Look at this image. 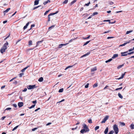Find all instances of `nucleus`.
Listing matches in <instances>:
<instances>
[{"label": "nucleus", "instance_id": "9b49d317", "mask_svg": "<svg viewBox=\"0 0 134 134\" xmlns=\"http://www.w3.org/2000/svg\"><path fill=\"white\" fill-rule=\"evenodd\" d=\"M41 7V9H43V6H42L41 5H39L38 6H37V7H34L33 8L32 10H34L35 9L38 8L39 7Z\"/></svg>", "mask_w": 134, "mask_h": 134}, {"label": "nucleus", "instance_id": "1a4fd4ad", "mask_svg": "<svg viewBox=\"0 0 134 134\" xmlns=\"http://www.w3.org/2000/svg\"><path fill=\"white\" fill-rule=\"evenodd\" d=\"M104 22L105 21H108L109 22V23L110 24H114L116 23V21H114L113 22H111V21H110V20L109 19H108L107 20H105L103 21Z\"/></svg>", "mask_w": 134, "mask_h": 134}, {"label": "nucleus", "instance_id": "aec40b11", "mask_svg": "<svg viewBox=\"0 0 134 134\" xmlns=\"http://www.w3.org/2000/svg\"><path fill=\"white\" fill-rule=\"evenodd\" d=\"M51 2L49 0H48L47 1H46L43 2V4L45 5H46L48 3H49Z\"/></svg>", "mask_w": 134, "mask_h": 134}, {"label": "nucleus", "instance_id": "603ef678", "mask_svg": "<svg viewBox=\"0 0 134 134\" xmlns=\"http://www.w3.org/2000/svg\"><path fill=\"white\" fill-rule=\"evenodd\" d=\"M49 10H48L46 11L44 13V15H46L47 13L49 12Z\"/></svg>", "mask_w": 134, "mask_h": 134}, {"label": "nucleus", "instance_id": "7ed1b4c3", "mask_svg": "<svg viewBox=\"0 0 134 134\" xmlns=\"http://www.w3.org/2000/svg\"><path fill=\"white\" fill-rule=\"evenodd\" d=\"M109 118V116L108 115L106 116L105 117L104 119H103V120L102 121L101 123H104Z\"/></svg>", "mask_w": 134, "mask_h": 134}, {"label": "nucleus", "instance_id": "393cba45", "mask_svg": "<svg viewBox=\"0 0 134 134\" xmlns=\"http://www.w3.org/2000/svg\"><path fill=\"white\" fill-rule=\"evenodd\" d=\"M29 66H27L25 68H24V69H22L21 70V71L22 72H23L25 70L28 68V67H29Z\"/></svg>", "mask_w": 134, "mask_h": 134}, {"label": "nucleus", "instance_id": "f3484780", "mask_svg": "<svg viewBox=\"0 0 134 134\" xmlns=\"http://www.w3.org/2000/svg\"><path fill=\"white\" fill-rule=\"evenodd\" d=\"M90 52H88V53L86 54H85L81 56V58H82L83 57H85L87 55H89L90 54Z\"/></svg>", "mask_w": 134, "mask_h": 134}, {"label": "nucleus", "instance_id": "864d4df0", "mask_svg": "<svg viewBox=\"0 0 134 134\" xmlns=\"http://www.w3.org/2000/svg\"><path fill=\"white\" fill-rule=\"evenodd\" d=\"M88 122L89 123L91 124L92 123V120L91 119H90L88 120Z\"/></svg>", "mask_w": 134, "mask_h": 134}, {"label": "nucleus", "instance_id": "69168bd1", "mask_svg": "<svg viewBox=\"0 0 134 134\" xmlns=\"http://www.w3.org/2000/svg\"><path fill=\"white\" fill-rule=\"evenodd\" d=\"M13 106L15 107V108H16L17 107V105L16 104H13Z\"/></svg>", "mask_w": 134, "mask_h": 134}, {"label": "nucleus", "instance_id": "ddd939ff", "mask_svg": "<svg viewBox=\"0 0 134 134\" xmlns=\"http://www.w3.org/2000/svg\"><path fill=\"white\" fill-rule=\"evenodd\" d=\"M10 8H8L6 10L4 11L3 12V13H4V14L5 15V13H7L10 10Z\"/></svg>", "mask_w": 134, "mask_h": 134}, {"label": "nucleus", "instance_id": "c03bdc74", "mask_svg": "<svg viewBox=\"0 0 134 134\" xmlns=\"http://www.w3.org/2000/svg\"><path fill=\"white\" fill-rule=\"evenodd\" d=\"M90 2H89L88 3H87L85 4L84 5V6H88L89 5V4H90Z\"/></svg>", "mask_w": 134, "mask_h": 134}, {"label": "nucleus", "instance_id": "e433bc0d", "mask_svg": "<svg viewBox=\"0 0 134 134\" xmlns=\"http://www.w3.org/2000/svg\"><path fill=\"white\" fill-rule=\"evenodd\" d=\"M123 65H124V64L119 65L117 67L118 69H120V68L122 67L123 66Z\"/></svg>", "mask_w": 134, "mask_h": 134}, {"label": "nucleus", "instance_id": "b1692460", "mask_svg": "<svg viewBox=\"0 0 134 134\" xmlns=\"http://www.w3.org/2000/svg\"><path fill=\"white\" fill-rule=\"evenodd\" d=\"M43 80V78L42 77H40L38 80V81L39 82H41Z\"/></svg>", "mask_w": 134, "mask_h": 134}, {"label": "nucleus", "instance_id": "4be33fe9", "mask_svg": "<svg viewBox=\"0 0 134 134\" xmlns=\"http://www.w3.org/2000/svg\"><path fill=\"white\" fill-rule=\"evenodd\" d=\"M39 3L38 0H35L34 2V5H36L38 4Z\"/></svg>", "mask_w": 134, "mask_h": 134}, {"label": "nucleus", "instance_id": "6ab92c4d", "mask_svg": "<svg viewBox=\"0 0 134 134\" xmlns=\"http://www.w3.org/2000/svg\"><path fill=\"white\" fill-rule=\"evenodd\" d=\"M43 40H42L41 41H37L36 43V47H37V46H38L39 44V43H42L43 42Z\"/></svg>", "mask_w": 134, "mask_h": 134}, {"label": "nucleus", "instance_id": "4468645a", "mask_svg": "<svg viewBox=\"0 0 134 134\" xmlns=\"http://www.w3.org/2000/svg\"><path fill=\"white\" fill-rule=\"evenodd\" d=\"M108 127H107L106 128L105 130L104 133V134H107V133L108 132Z\"/></svg>", "mask_w": 134, "mask_h": 134}, {"label": "nucleus", "instance_id": "13d9d810", "mask_svg": "<svg viewBox=\"0 0 134 134\" xmlns=\"http://www.w3.org/2000/svg\"><path fill=\"white\" fill-rule=\"evenodd\" d=\"M98 14V13L97 12H94L93 13V16H94V15H96L97 14Z\"/></svg>", "mask_w": 134, "mask_h": 134}, {"label": "nucleus", "instance_id": "a18cd8bd", "mask_svg": "<svg viewBox=\"0 0 134 134\" xmlns=\"http://www.w3.org/2000/svg\"><path fill=\"white\" fill-rule=\"evenodd\" d=\"M35 25L34 24H32L31 25V28L29 30H31L32 27H34L35 26Z\"/></svg>", "mask_w": 134, "mask_h": 134}, {"label": "nucleus", "instance_id": "774afa93", "mask_svg": "<svg viewBox=\"0 0 134 134\" xmlns=\"http://www.w3.org/2000/svg\"><path fill=\"white\" fill-rule=\"evenodd\" d=\"M27 90V89L26 88H25L24 90H23V92H25Z\"/></svg>", "mask_w": 134, "mask_h": 134}, {"label": "nucleus", "instance_id": "bf43d9fd", "mask_svg": "<svg viewBox=\"0 0 134 134\" xmlns=\"http://www.w3.org/2000/svg\"><path fill=\"white\" fill-rule=\"evenodd\" d=\"M120 124L121 125H123V126H125V124L123 122H121Z\"/></svg>", "mask_w": 134, "mask_h": 134}, {"label": "nucleus", "instance_id": "a211bd4d", "mask_svg": "<svg viewBox=\"0 0 134 134\" xmlns=\"http://www.w3.org/2000/svg\"><path fill=\"white\" fill-rule=\"evenodd\" d=\"M97 68L96 67L93 68L91 69V72H93L97 70Z\"/></svg>", "mask_w": 134, "mask_h": 134}, {"label": "nucleus", "instance_id": "39448f33", "mask_svg": "<svg viewBox=\"0 0 134 134\" xmlns=\"http://www.w3.org/2000/svg\"><path fill=\"white\" fill-rule=\"evenodd\" d=\"M36 85H29L27 87V88L29 90H31L35 88Z\"/></svg>", "mask_w": 134, "mask_h": 134}, {"label": "nucleus", "instance_id": "2f4dec72", "mask_svg": "<svg viewBox=\"0 0 134 134\" xmlns=\"http://www.w3.org/2000/svg\"><path fill=\"white\" fill-rule=\"evenodd\" d=\"M97 86H98V83H96L93 85V88H94L95 87H97Z\"/></svg>", "mask_w": 134, "mask_h": 134}, {"label": "nucleus", "instance_id": "6e6552de", "mask_svg": "<svg viewBox=\"0 0 134 134\" xmlns=\"http://www.w3.org/2000/svg\"><path fill=\"white\" fill-rule=\"evenodd\" d=\"M128 51H126L123 52L121 53V56H125L127 55V54L126 53H127Z\"/></svg>", "mask_w": 134, "mask_h": 134}, {"label": "nucleus", "instance_id": "6e6d98bb", "mask_svg": "<svg viewBox=\"0 0 134 134\" xmlns=\"http://www.w3.org/2000/svg\"><path fill=\"white\" fill-rule=\"evenodd\" d=\"M113 4H114V3L112 1L110 2L109 3V4L110 5H113Z\"/></svg>", "mask_w": 134, "mask_h": 134}, {"label": "nucleus", "instance_id": "338daca9", "mask_svg": "<svg viewBox=\"0 0 134 134\" xmlns=\"http://www.w3.org/2000/svg\"><path fill=\"white\" fill-rule=\"evenodd\" d=\"M27 27V26L26 25L24 26V27H23V29L24 30H25L26 29Z\"/></svg>", "mask_w": 134, "mask_h": 134}, {"label": "nucleus", "instance_id": "423d86ee", "mask_svg": "<svg viewBox=\"0 0 134 134\" xmlns=\"http://www.w3.org/2000/svg\"><path fill=\"white\" fill-rule=\"evenodd\" d=\"M83 128L84 129H85L86 130H88V131H89V129H88V127L87 126V125L85 124H83Z\"/></svg>", "mask_w": 134, "mask_h": 134}, {"label": "nucleus", "instance_id": "0eeeda50", "mask_svg": "<svg viewBox=\"0 0 134 134\" xmlns=\"http://www.w3.org/2000/svg\"><path fill=\"white\" fill-rule=\"evenodd\" d=\"M89 131L88 130H87L83 129L81 130L80 132L81 133L83 134L85 133L88 132Z\"/></svg>", "mask_w": 134, "mask_h": 134}, {"label": "nucleus", "instance_id": "f03ea898", "mask_svg": "<svg viewBox=\"0 0 134 134\" xmlns=\"http://www.w3.org/2000/svg\"><path fill=\"white\" fill-rule=\"evenodd\" d=\"M58 12V11H57L55 13H51L50 14L48 15V21L49 22L50 21V16L52 15H55Z\"/></svg>", "mask_w": 134, "mask_h": 134}, {"label": "nucleus", "instance_id": "a878e982", "mask_svg": "<svg viewBox=\"0 0 134 134\" xmlns=\"http://www.w3.org/2000/svg\"><path fill=\"white\" fill-rule=\"evenodd\" d=\"M77 38H78L77 37H76L75 38H73V39H71L69 41V43H70V42H72V41H74Z\"/></svg>", "mask_w": 134, "mask_h": 134}, {"label": "nucleus", "instance_id": "052dcab7", "mask_svg": "<svg viewBox=\"0 0 134 134\" xmlns=\"http://www.w3.org/2000/svg\"><path fill=\"white\" fill-rule=\"evenodd\" d=\"M110 30H108V31H105L104 32V34H105V33H109V32H110Z\"/></svg>", "mask_w": 134, "mask_h": 134}, {"label": "nucleus", "instance_id": "72a5a7b5", "mask_svg": "<svg viewBox=\"0 0 134 134\" xmlns=\"http://www.w3.org/2000/svg\"><path fill=\"white\" fill-rule=\"evenodd\" d=\"M39 127H40L39 126H38V127H35L34 128V129H32V131H35L36 130V129H37Z\"/></svg>", "mask_w": 134, "mask_h": 134}, {"label": "nucleus", "instance_id": "cd10ccee", "mask_svg": "<svg viewBox=\"0 0 134 134\" xmlns=\"http://www.w3.org/2000/svg\"><path fill=\"white\" fill-rule=\"evenodd\" d=\"M118 96L119 97L122 99L123 98V97L122 96L121 94L120 93H119L118 94Z\"/></svg>", "mask_w": 134, "mask_h": 134}, {"label": "nucleus", "instance_id": "412c9836", "mask_svg": "<svg viewBox=\"0 0 134 134\" xmlns=\"http://www.w3.org/2000/svg\"><path fill=\"white\" fill-rule=\"evenodd\" d=\"M76 1L77 0H74L70 3V6H71L73 4L75 3Z\"/></svg>", "mask_w": 134, "mask_h": 134}, {"label": "nucleus", "instance_id": "58836bf2", "mask_svg": "<svg viewBox=\"0 0 134 134\" xmlns=\"http://www.w3.org/2000/svg\"><path fill=\"white\" fill-rule=\"evenodd\" d=\"M68 0H65L63 2V4H66L68 3Z\"/></svg>", "mask_w": 134, "mask_h": 134}, {"label": "nucleus", "instance_id": "a19ab883", "mask_svg": "<svg viewBox=\"0 0 134 134\" xmlns=\"http://www.w3.org/2000/svg\"><path fill=\"white\" fill-rule=\"evenodd\" d=\"M114 133V131L113 130H111L110 131L108 134H113Z\"/></svg>", "mask_w": 134, "mask_h": 134}, {"label": "nucleus", "instance_id": "2eb2a0df", "mask_svg": "<svg viewBox=\"0 0 134 134\" xmlns=\"http://www.w3.org/2000/svg\"><path fill=\"white\" fill-rule=\"evenodd\" d=\"M118 54H115L113 55V56L112 57V59H114L118 57Z\"/></svg>", "mask_w": 134, "mask_h": 134}, {"label": "nucleus", "instance_id": "dca6fc26", "mask_svg": "<svg viewBox=\"0 0 134 134\" xmlns=\"http://www.w3.org/2000/svg\"><path fill=\"white\" fill-rule=\"evenodd\" d=\"M90 52H88V53L86 54H85L81 56V58H82L83 57H85L87 55H89L90 54Z\"/></svg>", "mask_w": 134, "mask_h": 134}, {"label": "nucleus", "instance_id": "0e129e2a", "mask_svg": "<svg viewBox=\"0 0 134 134\" xmlns=\"http://www.w3.org/2000/svg\"><path fill=\"white\" fill-rule=\"evenodd\" d=\"M40 108H37V109H35V111H38V110H40Z\"/></svg>", "mask_w": 134, "mask_h": 134}, {"label": "nucleus", "instance_id": "473e14b6", "mask_svg": "<svg viewBox=\"0 0 134 134\" xmlns=\"http://www.w3.org/2000/svg\"><path fill=\"white\" fill-rule=\"evenodd\" d=\"M112 60V59L111 58L110 59H109V60L106 61L105 62L106 63H107L109 62H110Z\"/></svg>", "mask_w": 134, "mask_h": 134}, {"label": "nucleus", "instance_id": "680f3d73", "mask_svg": "<svg viewBox=\"0 0 134 134\" xmlns=\"http://www.w3.org/2000/svg\"><path fill=\"white\" fill-rule=\"evenodd\" d=\"M6 117L5 116L2 117L1 119L2 120H3Z\"/></svg>", "mask_w": 134, "mask_h": 134}, {"label": "nucleus", "instance_id": "5701e85b", "mask_svg": "<svg viewBox=\"0 0 134 134\" xmlns=\"http://www.w3.org/2000/svg\"><path fill=\"white\" fill-rule=\"evenodd\" d=\"M126 73V72H125L124 74H122L121 77L119 78V79H122L124 77Z\"/></svg>", "mask_w": 134, "mask_h": 134}, {"label": "nucleus", "instance_id": "49530a36", "mask_svg": "<svg viewBox=\"0 0 134 134\" xmlns=\"http://www.w3.org/2000/svg\"><path fill=\"white\" fill-rule=\"evenodd\" d=\"M132 32V30L130 31H127L126 32V34H129L130 33Z\"/></svg>", "mask_w": 134, "mask_h": 134}, {"label": "nucleus", "instance_id": "20e7f679", "mask_svg": "<svg viewBox=\"0 0 134 134\" xmlns=\"http://www.w3.org/2000/svg\"><path fill=\"white\" fill-rule=\"evenodd\" d=\"M8 43L7 41L3 45V46L2 47V48L5 49H7V46L8 45Z\"/></svg>", "mask_w": 134, "mask_h": 134}, {"label": "nucleus", "instance_id": "c9c22d12", "mask_svg": "<svg viewBox=\"0 0 134 134\" xmlns=\"http://www.w3.org/2000/svg\"><path fill=\"white\" fill-rule=\"evenodd\" d=\"M63 88H61L59 90L58 92H59L60 93V92H63Z\"/></svg>", "mask_w": 134, "mask_h": 134}, {"label": "nucleus", "instance_id": "5fc2aeb1", "mask_svg": "<svg viewBox=\"0 0 134 134\" xmlns=\"http://www.w3.org/2000/svg\"><path fill=\"white\" fill-rule=\"evenodd\" d=\"M16 77H14L12 79L10 80L9 81V82H10L12 81L14 79H15V78H16Z\"/></svg>", "mask_w": 134, "mask_h": 134}, {"label": "nucleus", "instance_id": "37998d69", "mask_svg": "<svg viewBox=\"0 0 134 134\" xmlns=\"http://www.w3.org/2000/svg\"><path fill=\"white\" fill-rule=\"evenodd\" d=\"M99 128V126H97L95 127V130H96L98 129Z\"/></svg>", "mask_w": 134, "mask_h": 134}, {"label": "nucleus", "instance_id": "f8f14e48", "mask_svg": "<svg viewBox=\"0 0 134 134\" xmlns=\"http://www.w3.org/2000/svg\"><path fill=\"white\" fill-rule=\"evenodd\" d=\"M6 51V49H3V48L2 47L0 49V52L2 53H3L4 52H5Z\"/></svg>", "mask_w": 134, "mask_h": 134}, {"label": "nucleus", "instance_id": "bb28decb", "mask_svg": "<svg viewBox=\"0 0 134 134\" xmlns=\"http://www.w3.org/2000/svg\"><path fill=\"white\" fill-rule=\"evenodd\" d=\"M90 36H91L90 35H88V36L87 37H83V40H86V39H88V38H90Z\"/></svg>", "mask_w": 134, "mask_h": 134}, {"label": "nucleus", "instance_id": "c85d7f7f", "mask_svg": "<svg viewBox=\"0 0 134 134\" xmlns=\"http://www.w3.org/2000/svg\"><path fill=\"white\" fill-rule=\"evenodd\" d=\"M75 65V64L74 65H72V66H67V67H66L65 69V70H66V69H68V68H71L72 67L74 66Z\"/></svg>", "mask_w": 134, "mask_h": 134}, {"label": "nucleus", "instance_id": "8fccbe9b", "mask_svg": "<svg viewBox=\"0 0 134 134\" xmlns=\"http://www.w3.org/2000/svg\"><path fill=\"white\" fill-rule=\"evenodd\" d=\"M54 26H55L54 25H52V26H51L49 27L48 29L49 30L51 28L54 27Z\"/></svg>", "mask_w": 134, "mask_h": 134}, {"label": "nucleus", "instance_id": "79ce46f5", "mask_svg": "<svg viewBox=\"0 0 134 134\" xmlns=\"http://www.w3.org/2000/svg\"><path fill=\"white\" fill-rule=\"evenodd\" d=\"M32 44V41L31 40L29 41V45L30 46Z\"/></svg>", "mask_w": 134, "mask_h": 134}, {"label": "nucleus", "instance_id": "3c124183", "mask_svg": "<svg viewBox=\"0 0 134 134\" xmlns=\"http://www.w3.org/2000/svg\"><path fill=\"white\" fill-rule=\"evenodd\" d=\"M89 84L88 83H87V84L85 86V87L86 88H87L88 87Z\"/></svg>", "mask_w": 134, "mask_h": 134}, {"label": "nucleus", "instance_id": "9d476101", "mask_svg": "<svg viewBox=\"0 0 134 134\" xmlns=\"http://www.w3.org/2000/svg\"><path fill=\"white\" fill-rule=\"evenodd\" d=\"M23 102H19L18 104V105L19 108H21L23 106Z\"/></svg>", "mask_w": 134, "mask_h": 134}, {"label": "nucleus", "instance_id": "ea45409f", "mask_svg": "<svg viewBox=\"0 0 134 134\" xmlns=\"http://www.w3.org/2000/svg\"><path fill=\"white\" fill-rule=\"evenodd\" d=\"M63 46V44H60L59 45L58 48H61Z\"/></svg>", "mask_w": 134, "mask_h": 134}, {"label": "nucleus", "instance_id": "c756f323", "mask_svg": "<svg viewBox=\"0 0 134 134\" xmlns=\"http://www.w3.org/2000/svg\"><path fill=\"white\" fill-rule=\"evenodd\" d=\"M130 127L132 129H134V125L133 124H131L130 126Z\"/></svg>", "mask_w": 134, "mask_h": 134}, {"label": "nucleus", "instance_id": "09e8293b", "mask_svg": "<svg viewBox=\"0 0 134 134\" xmlns=\"http://www.w3.org/2000/svg\"><path fill=\"white\" fill-rule=\"evenodd\" d=\"M132 41H131V40H130L129 41H126V42H125V43H126V44H127V43H130V42H131Z\"/></svg>", "mask_w": 134, "mask_h": 134}, {"label": "nucleus", "instance_id": "e2e57ef3", "mask_svg": "<svg viewBox=\"0 0 134 134\" xmlns=\"http://www.w3.org/2000/svg\"><path fill=\"white\" fill-rule=\"evenodd\" d=\"M32 103L33 104H35L37 103V101L36 100L32 101Z\"/></svg>", "mask_w": 134, "mask_h": 134}, {"label": "nucleus", "instance_id": "7c9ffc66", "mask_svg": "<svg viewBox=\"0 0 134 134\" xmlns=\"http://www.w3.org/2000/svg\"><path fill=\"white\" fill-rule=\"evenodd\" d=\"M90 41H87L85 43H84V44L83 45V46H85L87 45V44L88 43H89V42Z\"/></svg>", "mask_w": 134, "mask_h": 134}, {"label": "nucleus", "instance_id": "4d7b16f0", "mask_svg": "<svg viewBox=\"0 0 134 134\" xmlns=\"http://www.w3.org/2000/svg\"><path fill=\"white\" fill-rule=\"evenodd\" d=\"M24 74L23 73H20V74L19 75V76L20 77H22V75H23Z\"/></svg>", "mask_w": 134, "mask_h": 134}, {"label": "nucleus", "instance_id": "f257e3e1", "mask_svg": "<svg viewBox=\"0 0 134 134\" xmlns=\"http://www.w3.org/2000/svg\"><path fill=\"white\" fill-rule=\"evenodd\" d=\"M113 130H114L116 134H117L119 132V129L118 126L116 124L113 126Z\"/></svg>", "mask_w": 134, "mask_h": 134}, {"label": "nucleus", "instance_id": "de8ad7c7", "mask_svg": "<svg viewBox=\"0 0 134 134\" xmlns=\"http://www.w3.org/2000/svg\"><path fill=\"white\" fill-rule=\"evenodd\" d=\"M122 87H120V88H117L115 90L117 91V90H121L122 89Z\"/></svg>", "mask_w": 134, "mask_h": 134}, {"label": "nucleus", "instance_id": "4c0bfd02", "mask_svg": "<svg viewBox=\"0 0 134 134\" xmlns=\"http://www.w3.org/2000/svg\"><path fill=\"white\" fill-rule=\"evenodd\" d=\"M35 104H33V105H32L30 107H29V108L30 109H31L33 108H34L35 107Z\"/></svg>", "mask_w": 134, "mask_h": 134}, {"label": "nucleus", "instance_id": "f704fd0d", "mask_svg": "<svg viewBox=\"0 0 134 134\" xmlns=\"http://www.w3.org/2000/svg\"><path fill=\"white\" fill-rule=\"evenodd\" d=\"M19 126V125H18V126H15V127L12 130V131H14V130H15L18 127V126Z\"/></svg>", "mask_w": 134, "mask_h": 134}]
</instances>
